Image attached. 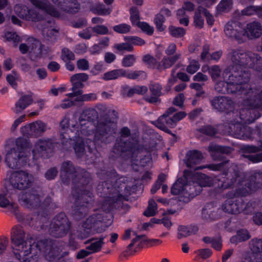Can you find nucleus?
Here are the masks:
<instances>
[{
	"mask_svg": "<svg viewBox=\"0 0 262 262\" xmlns=\"http://www.w3.org/2000/svg\"><path fill=\"white\" fill-rule=\"evenodd\" d=\"M165 21V18L164 16L159 14L156 15L154 22L158 30L162 31L165 29V27L164 25Z\"/></svg>",
	"mask_w": 262,
	"mask_h": 262,
	"instance_id": "obj_57",
	"label": "nucleus"
},
{
	"mask_svg": "<svg viewBox=\"0 0 262 262\" xmlns=\"http://www.w3.org/2000/svg\"><path fill=\"white\" fill-rule=\"evenodd\" d=\"M54 147V143L51 139L42 138L38 140L32 150L33 158L37 159L40 156L51 152Z\"/></svg>",
	"mask_w": 262,
	"mask_h": 262,
	"instance_id": "obj_18",
	"label": "nucleus"
},
{
	"mask_svg": "<svg viewBox=\"0 0 262 262\" xmlns=\"http://www.w3.org/2000/svg\"><path fill=\"white\" fill-rule=\"evenodd\" d=\"M208 71L213 81L217 80L221 76V70L219 66H212L208 68Z\"/></svg>",
	"mask_w": 262,
	"mask_h": 262,
	"instance_id": "obj_54",
	"label": "nucleus"
},
{
	"mask_svg": "<svg viewBox=\"0 0 262 262\" xmlns=\"http://www.w3.org/2000/svg\"><path fill=\"white\" fill-rule=\"evenodd\" d=\"M136 58L134 55H127L125 56L122 60V65L124 67L133 66L136 62Z\"/></svg>",
	"mask_w": 262,
	"mask_h": 262,
	"instance_id": "obj_58",
	"label": "nucleus"
},
{
	"mask_svg": "<svg viewBox=\"0 0 262 262\" xmlns=\"http://www.w3.org/2000/svg\"><path fill=\"white\" fill-rule=\"evenodd\" d=\"M68 97V98L64 99L60 105V107L63 109H67L75 105L76 102L78 101L76 100V99L74 100H72L73 97Z\"/></svg>",
	"mask_w": 262,
	"mask_h": 262,
	"instance_id": "obj_64",
	"label": "nucleus"
},
{
	"mask_svg": "<svg viewBox=\"0 0 262 262\" xmlns=\"http://www.w3.org/2000/svg\"><path fill=\"white\" fill-rule=\"evenodd\" d=\"M96 222L95 216H90L82 223V226L79 231L78 236L81 239L86 238L89 237L92 231V227Z\"/></svg>",
	"mask_w": 262,
	"mask_h": 262,
	"instance_id": "obj_32",
	"label": "nucleus"
},
{
	"mask_svg": "<svg viewBox=\"0 0 262 262\" xmlns=\"http://www.w3.org/2000/svg\"><path fill=\"white\" fill-rule=\"evenodd\" d=\"M126 75V71L123 69H115L105 73L103 76L104 80H113Z\"/></svg>",
	"mask_w": 262,
	"mask_h": 262,
	"instance_id": "obj_43",
	"label": "nucleus"
},
{
	"mask_svg": "<svg viewBox=\"0 0 262 262\" xmlns=\"http://www.w3.org/2000/svg\"><path fill=\"white\" fill-rule=\"evenodd\" d=\"M33 99L31 95H26L22 96L16 102L14 112L18 114L21 113L29 105L31 104Z\"/></svg>",
	"mask_w": 262,
	"mask_h": 262,
	"instance_id": "obj_37",
	"label": "nucleus"
},
{
	"mask_svg": "<svg viewBox=\"0 0 262 262\" xmlns=\"http://www.w3.org/2000/svg\"><path fill=\"white\" fill-rule=\"evenodd\" d=\"M243 124L239 123L238 121L235 123H231L229 126L228 132L233 135L235 137H240L242 135L239 132V129H242Z\"/></svg>",
	"mask_w": 262,
	"mask_h": 262,
	"instance_id": "obj_52",
	"label": "nucleus"
},
{
	"mask_svg": "<svg viewBox=\"0 0 262 262\" xmlns=\"http://www.w3.org/2000/svg\"><path fill=\"white\" fill-rule=\"evenodd\" d=\"M204 159L202 153L198 150H191L188 151L186 155L185 163L186 166L192 169L194 171L208 168L212 170H220L224 167V164L228 163V161L221 162L219 164H211L203 166H196Z\"/></svg>",
	"mask_w": 262,
	"mask_h": 262,
	"instance_id": "obj_8",
	"label": "nucleus"
},
{
	"mask_svg": "<svg viewBox=\"0 0 262 262\" xmlns=\"http://www.w3.org/2000/svg\"><path fill=\"white\" fill-rule=\"evenodd\" d=\"M202 217L206 221L215 220L217 217L216 208L213 204H207L202 209Z\"/></svg>",
	"mask_w": 262,
	"mask_h": 262,
	"instance_id": "obj_39",
	"label": "nucleus"
},
{
	"mask_svg": "<svg viewBox=\"0 0 262 262\" xmlns=\"http://www.w3.org/2000/svg\"><path fill=\"white\" fill-rule=\"evenodd\" d=\"M31 4L36 8L45 11L49 15L58 17L60 13L47 0H30Z\"/></svg>",
	"mask_w": 262,
	"mask_h": 262,
	"instance_id": "obj_29",
	"label": "nucleus"
},
{
	"mask_svg": "<svg viewBox=\"0 0 262 262\" xmlns=\"http://www.w3.org/2000/svg\"><path fill=\"white\" fill-rule=\"evenodd\" d=\"M204 8L199 7L195 10L193 17V23L195 27L197 28H202L204 26V19L201 14L204 15Z\"/></svg>",
	"mask_w": 262,
	"mask_h": 262,
	"instance_id": "obj_46",
	"label": "nucleus"
},
{
	"mask_svg": "<svg viewBox=\"0 0 262 262\" xmlns=\"http://www.w3.org/2000/svg\"><path fill=\"white\" fill-rule=\"evenodd\" d=\"M191 176V172L186 170L184 171V175L182 178L179 179L173 185L171 188V193L173 195H180V200L181 197L184 198V188L186 181H187Z\"/></svg>",
	"mask_w": 262,
	"mask_h": 262,
	"instance_id": "obj_28",
	"label": "nucleus"
},
{
	"mask_svg": "<svg viewBox=\"0 0 262 262\" xmlns=\"http://www.w3.org/2000/svg\"><path fill=\"white\" fill-rule=\"evenodd\" d=\"M129 150V147L128 143L120 140L115 143L113 152L116 155H121L122 153L126 152Z\"/></svg>",
	"mask_w": 262,
	"mask_h": 262,
	"instance_id": "obj_48",
	"label": "nucleus"
},
{
	"mask_svg": "<svg viewBox=\"0 0 262 262\" xmlns=\"http://www.w3.org/2000/svg\"><path fill=\"white\" fill-rule=\"evenodd\" d=\"M182 57V54L177 53L171 56H164L161 61L158 63L157 69L159 72H162L167 69L171 68L177 61Z\"/></svg>",
	"mask_w": 262,
	"mask_h": 262,
	"instance_id": "obj_34",
	"label": "nucleus"
},
{
	"mask_svg": "<svg viewBox=\"0 0 262 262\" xmlns=\"http://www.w3.org/2000/svg\"><path fill=\"white\" fill-rule=\"evenodd\" d=\"M250 52L246 51L241 48L230 49L228 54V58L232 64L229 67H236V69L241 70H243V68H247L250 61Z\"/></svg>",
	"mask_w": 262,
	"mask_h": 262,
	"instance_id": "obj_13",
	"label": "nucleus"
},
{
	"mask_svg": "<svg viewBox=\"0 0 262 262\" xmlns=\"http://www.w3.org/2000/svg\"><path fill=\"white\" fill-rule=\"evenodd\" d=\"M46 130L47 124L40 120L27 124L21 128L24 135L35 137L41 136Z\"/></svg>",
	"mask_w": 262,
	"mask_h": 262,
	"instance_id": "obj_22",
	"label": "nucleus"
},
{
	"mask_svg": "<svg viewBox=\"0 0 262 262\" xmlns=\"http://www.w3.org/2000/svg\"><path fill=\"white\" fill-rule=\"evenodd\" d=\"M210 102L214 109L221 112L228 113L232 112L234 108V103L229 97H215L210 101Z\"/></svg>",
	"mask_w": 262,
	"mask_h": 262,
	"instance_id": "obj_20",
	"label": "nucleus"
},
{
	"mask_svg": "<svg viewBox=\"0 0 262 262\" xmlns=\"http://www.w3.org/2000/svg\"><path fill=\"white\" fill-rule=\"evenodd\" d=\"M105 237L101 236L99 237L97 241H95L94 238H91L87 241L85 244H88L91 242L90 245L86 247V249L91 251L92 253H95L101 251V248L104 245L103 242Z\"/></svg>",
	"mask_w": 262,
	"mask_h": 262,
	"instance_id": "obj_40",
	"label": "nucleus"
},
{
	"mask_svg": "<svg viewBox=\"0 0 262 262\" xmlns=\"http://www.w3.org/2000/svg\"><path fill=\"white\" fill-rule=\"evenodd\" d=\"M225 35L228 38L235 39L238 43H242L246 38V30L241 23L237 21H228L224 28Z\"/></svg>",
	"mask_w": 262,
	"mask_h": 262,
	"instance_id": "obj_14",
	"label": "nucleus"
},
{
	"mask_svg": "<svg viewBox=\"0 0 262 262\" xmlns=\"http://www.w3.org/2000/svg\"><path fill=\"white\" fill-rule=\"evenodd\" d=\"M239 168L244 174V179L241 183L235 185L234 187L238 188L235 190L231 191L228 193L229 196L247 195L251 191L262 187V173L255 172L247 179L245 173L240 167Z\"/></svg>",
	"mask_w": 262,
	"mask_h": 262,
	"instance_id": "obj_6",
	"label": "nucleus"
},
{
	"mask_svg": "<svg viewBox=\"0 0 262 262\" xmlns=\"http://www.w3.org/2000/svg\"><path fill=\"white\" fill-rule=\"evenodd\" d=\"M54 23L52 20H48L43 25L42 34L48 40L54 41L58 34V30L53 27Z\"/></svg>",
	"mask_w": 262,
	"mask_h": 262,
	"instance_id": "obj_36",
	"label": "nucleus"
},
{
	"mask_svg": "<svg viewBox=\"0 0 262 262\" xmlns=\"http://www.w3.org/2000/svg\"><path fill=\"white\" fill-rule=\"evenodd\" d=\"M191 176L192 173H191L189 179L185 182L183 191L184 198L182 199V197H181V201L185 203L188 202L190 199H192L195 196L199 194L202 191L201 187L197 181L190 180L191 179Z\"/></svg>",
	"mask_w": 262,
	"mask_h": 262,
	"instance_id": "obj_23",
	"label": "nucleus"
},
{
	"mask_svg": "<svg viewBox=\"0 0 262 262\" xmlns=\"http://www.w3.org/2000/svg\"><path fill=\"white\" fill-rule=\"evenodd\" d=\"M198 230V227L194 225H180L178 228L177 237L179 239L186 237L190 235L196 234Z\"/></svg>",
	"mask_w": 262,
	"mask_h": 262,
	"instance_id": "obj_38",
	"label": "nucleus"
},
{
	"mask_svg": "<svg viewBox=\"0 0 262 262\" xmlns=\"http://www.w3.org/2000/svg\"><path fill=\"white\" fill-rule=\"evenodd\" d=\"M247 36L250 39L259 37L262 34V26L257 21H253L247 25L245 29Z\"/></svg>",
	"mask_w": 262,
	"mask_h": 262,
	"instance_id": "obj_35",
	"label": "nucleus"
},
{
	"mask_svg": "<svg viewBox=\"0 0 262 262\" xmlns=\"http://www.w3.org/2000/svg\"><path fill=\"white\" fill-rule=\"evenodd\" d=\"M229 87L228 82L224 80V81H220L217 82L215 85L214 88L219 93L235 95L233 90H230V89H229Z\"/></svg>",
	"mask_w": 262,
	"mask_h": 262,
	"instance_id": "obj_47",
	"label": "nucleus"
},
{
	"mask_svg": "<svg viewBox=\"0 0 262 262\" xmlns=\"http://www.w3.org/2000/svg\"><path fill=\"white\" fill-rule=\"evenodd\" d=\"M118 118V113L115 110H110L105 116L101 117L95 133L94 142H103L107 135L115 134L117 128L116 120Z\"/></svg>",
	"mask_w": 262,
	"mask_h": 262,
	"instance_id": "obj_5",
	"label": "nucleus"
},
{
	"mask_svg": "<svg viewBox=\"0 0 262 262\" xmlns=\"http://www.w3.org/2000/svg\"><path fill=\"white\" fill-rule=\"evenodd\" d=\"M249 248L251 252L250 262H262V238H253L249 242Z\"/></svg>",
	"mask_w": 262,
	"mask_h": 262,
	"instance_id": "obj_25",
	"label": "nucleus"
},
{
	"mask_svg": "<svg viewBox=\"0 0 262 262\" xmlns=\"http://www.w3.org/2000/svg\"><path fill=\"white\" fill-rule=\"evenodd\" d=\"M200 67V65L197 61L192 60L187 67L186 71L189 74H193L199 69Z\"/></svg>",
	"mask_w": 262,
	"mask_h": 262,
	"instance_id": "obj_62",
	"label": "nucleus"
},
{
	"mask_svg": "<svg viewBox=\"0 0 262 262\" xmlns=\"http://www.w3.org/2000/svg\"><path fill=\"white\" fill-rule=\"evenodd\" d=\"M81 168L76 169L73 163L69 161L64 162L61 165V177L64 183H68L77 174V171Z\"/></svg>",
	"mask_w": 262,
	"mask_h": 262,
	"instance_id": "obj_27",
	"label": "nucleus"
},
{
	"mask_svg": "<svg viewBox=\"0 0 262 262\" xmlns=\"http://www.w3.org/2000/svg\"><path fill=\"white\" fill-rule=\"evenodd\" d=\"M64 3L66 4V6L62 5L60 7L64 11L74 14L78 12L80 9L79 5L76 0H65Z\"/></svg>",
	"mask_w": 262,
	"mask_h": 262,
	"instance_id": "obj_45",
	"label": "nucleus"
},
{
	"mask_svg": "<svg viewBox=\"0 0 262 262\" xmlns=\"http://www.w3.org/2000/svg\"><path fill=\"white\" fill-rule=\"evenodd\" d=\"M157 205L153 199H150L148 202V206L146 210L144 212V215L149 217L154 216L157 212Z\"/></svg>",
	"mask_w": 262,
	"mask_h": 262,
	"instance_id": "obj_51",
	"label": "nucleus"
},
{
	"mask_svg": "<svg viewBox=\"0 0 262 262\" xmlns=\"http://www.w3.org/2000/svg\"><path fill=\"white\" fill-rule=\"evenodd\" d=\"M90 173L84 169H78L77 175L72 181V194L73 197L81 196L82 194L84 195L88 191H90L87 189L91 180Z\"/></svg>",
	"mask_w": 262,
	"mask_h": 262,
	"instance_id": "obj_10",
	"label": "nucleus"
},
{
	"mask_svg": "<svg viewBox=\"0 0 262 262\" xmlns=\"http://www.w3.org/2000/svg\"><path fill=\"white\" fill-rule=\"evenodd\" d=\"M89 76L86 73H78L73 75L70 78L72 84V93L66 95L69 97L78 96L83 93L82 88L84 87L83 82L89 79Z\"/></svg>",
	"mask_w": 262,
	"mask_h": 262,
	"instance_id": "obj_19",
	"label": "nucleus"
},
{
	"mask_svg": "<svg viewBox=\"0 0 262 262\" xmlns=\"http://www.w3.org/2000/svg\"><path fill=\"white\" fill-rule=\"evenodd\" d=\"M230 192L227 193L229 198L223 204L222 209L229 213L238 214L243 210V200L240 198L243 195L229 196L228 193Z\"/></svg>",
	"mask_w": 262,
	"mask_h": 262,
	"instance_id": "obj_16",
	"label": "nucleus"
},
{
	"mask_svg": "<svg viewBox=\"0 0 262 262\" xmlns=\"http://www.w3.org/2000/svg\"><path fill=\"white\" fill-rule=\"evenodd\" d=\"M131 27L129 25L126 24H121L118 25H116L113 27L114 31L118 33H127L130 30Z\"/></svg>",
	"mask_w": 262,
	"mask_h": 262,
	"instance_id": "obj_60",
	"label": "nucleus"
},
{
	"mask_svg": "<svg viewBox=\"0 0 262 262\" xmlns=\"http://www.w3.org/2000/svg\"><path fill=\"white\" fill-rule=\"evenodd\" d=\"M76 117L75 115H73L71 119L68 117H65L60 123V127L61 128L60 131V136L62 139L66 140V142H69V144H71L72 140L69 136L67 137L64 135V134L65 133L64 130H66L68 131V127H72L76 129V131L77 132V126L78 125V123L76 122V123H74V122L76 121Z\"/></svg>",
	"mask_w": 262,
	"mask_h": 262,
	"instance_id": "obj_30",
	"label": "nucleus"
},
{
	"mask_svg": "<svg viewBox=\"0 0 262 262\" xmlns=\"http://www.w3.org/2000/svg\"><path fill=\"white\" fill-rule=\"evenodd\" d=\"M147 91L148 88L146 86L135 85L131 89L126 86L123 88L122 94L127 97H132L135 94L144 95Z\"/></svg>",
	"mask_w": 262,
	"mask_h": 262,
	"instance_id": "obj_42",
	"label": "nucleus"
},
{
	"mask_svg": "<svg viewBox=\"0 0 262 262\" xmlns=\"http://www.w3.org/2000/svg\"><path fill=\"white\" fill-rule=\"evenodd\" d=\"M221 178H212L207 176L201 174L197 182L203 187L214 186L218 189L219 192H222L224 190L233 188L236 184L241 183L244 179V174L241 171L239 167L234 164H232L226 171L223 173Z\"/></svg>",
	"mask_w": 262,
	"mask_h": 262,
	"instance_id": "obj_3",
	"label": "nucleus"
},
{
	"mask_svg": "<svg viewBox=\"0 0 262 262\" xmlns=\"http://www.w3.org/2000/svg\"><path fill=\"white\" fill-rule=\"evenodd\" d=\"M4 38L7 41H13L14 47H16L18 43L20 41V37L15 32H6L4 35Z\"/></svg>",
	"mask_w": 262,
	"mask_h": 262,
	"instance_id": "obj_53",
	"label": "nucleus"
},
{
	"mask_svg": "<svg viewBox=\"0 0 262 262\" xmlns=\"http://www.w3.org/2000/svg\"><path fill=\"white\" fill-rule=\"evenodd\" d=\"M130 20L133 25H137L140 23L139 21V15L138 10L136 7H133L130 9Z\"/></svg>",
	"mask_w": 262,
	"mask_h": 262,
	"instance_id": "obj_59",
	"label": "nucleus"
},
{
	"mask_svg": "<svg viewBox=\"0 0 262 262\" xmlns=\"http://www.w3.org/2000/svg\"><path fill=\"white\" fill-rule=\"evenodd\" d=\"M21 201L25 207L32 209L40 206L41 198L36 190H31L22 195Z\"/></svg>",
	"mask_w": 262,
	"mask_h": 262,
	"instance_id": "obj_24",
	"label": "nucleus"
},
{
	"mask_svg": "<svg viewBox=\"0 0 262 262\" xmlns=\"http://www.w3.org/2000/svg\"><path fill=\"white\" fill-rule=\"evenodd\" d=\"M93 197V193L91 191H88L84 195L82 194L81 196L74 197L75 199L74 215L77 220H80L87 214Z\"/></svg>",
	"mask_w": 262,
	"mask_h": 262,
	"instance_id": "obj_15",
	"label": "nucleus"
},
{
	"mask_svg": "<svg viewBox=\"0 0 262 262\" xmlns=\"http://www.w3.org/2000/svg\"><path fill=\"white\" fill-rule=\"evenodd\" d=\"M61 58L62 60L67 62L71 60H74L75 58V55L72 51L68 48H65L62 50Z\"/></svg>",
	"mask_w": 262,
	"mask_h": 262,
	"instance_id": "obj_61",
	"label": "nucleus"
},
{
	"mask_svg": "<svg viewBox=\"0 0 262 262\" xmlns=\"http://www.w3.org/2000/svg\"><path fill=\"white\" fill-rule=\"evenodd\" d=\"M176 111V110L174 107H169L157 121L153 122V124L159 128L167 133H169L170 131L168 129V127L173 128L175 127L172 117L170 116Z\"/></svg>",
	"mask_w": 262,
	"mask_h": 262,
	"instance_id": "obj_21",
	"label": "nucleus"
},
{
	"mask_svg": "<svg viewBox=\"0 0 262 262\" xmlns=\"http://www.w3.org/2000/svg\"><path fill=\"white\" fill-rule=\"evenodd\" d=\"M251 237L249 231L247 230L241 229L237 231L236 234L230 238V241L233 244L245 242Z\"/></svg>",
	"mask_w": 262,
	"mask_h": 262,
	"instance_id": "obj_44",
	"label": "nucleus"
},
{
	"mask_svg": "<svg viewBox=\"0 0 262 262\" xmlns=\"http://www.w3.org/2000/svg\"><path fill=\"white\" fill-rule=\"evenodd\" d=\"M8 206L12 207V211L17 216L18 213V206L12 202L8 190L7 188H5L0 192V207L6 208Z\"/></svg>",
	"mask_w": 262,
	"mask_h": 262,
	"instance_id": "obj_33",
	"label": "nucleus"
},
{
	"mask_svg": "<svg viewBox=\"0 0 262 262\" xmlns=\"http://www.w3.org/2000/svg\"><path fill=\"white\" fill-rule=\"evenodd\" d=\"M76 100L78 101H89L97 99V95L94 93H90L88 94H81L77 96Z\"/></svg>",
	"mask_w": 262,
	"mask_h": 262,
	"instance_id": "obj_63",
	"label": "nucleus"
},
{
	"mask_svg": "<svg viewBox=\"0 0 262 262\" xmlns=\"http://www.w3.org/2000/svg\"><path fill=\"white\" fill-rule=\"evenodd\" d=\"M14 11L19 17L27 20L38 21L44 18V13H40L35 9H29L25 6L16 5L14 7Z\"/></svg>",
	"mask_w": 262,
	"mask_h": 262,
	"instance_id": "obj_17",
	"label": "nucleus"
},
{
	"mask_svg": "<svg viewBox=\"0 0 262 262\" xmlns=\"http://www.w3.org/2000/svg\"><path fill=\"white\" fill-rule=\"evenodd\" d=\"M168 31L170 34L176 38H181L183 37L185 33V30L181 27H176L173 26H170L168 27Z\"/></svg>",
	"mask_w": 262,
	"mask_h": 262,
	"instance_id": "obj_50",
	"label": "nucleus"
},
{
	"mask_svg": "<svg viewBox=\"0 0 262 262\" xmlns=\"http://www.w3.org/2000/svg\"><path fill=\"white\" fill-rule=\"evenodd\" d=\"M245 96H243V101L242 104L245 107L242 108L239 111V117L245 123H251L253 122L258 117L256 116L255 113L257 111L255 108L262 106V104L257 106H252L250 105H246L244 104V98Z\"/></svg>",
	"mask_w": 262,
	"mask_h": 262,
	"instance_id": "obj_26",
	"label": "nucleus"
},
{
	"mask_svg": "<svg viewBox=\"0 0 262 262\" xmlns=\"http://www.w3.org/2000/svg\"><path fill=\"white\" fill-rule=\"evenodd\" d=\"M71 228V223L63 213L57 214L53 220L49 230L51 235L57 237L66 236Z\"/></svg>",
	"mask_w": 262,
	"mask_h": 262,
	"instance_id": "obj_11",
	"label": "nucleus"
},
{
	"mask_svg": "<svg viewBox=\"0 0 262 262\" xmlns=\"http://www.w3.org/2000/svg\"><path fill=\"white\" fill-rule=\"evenodd\" d=\"M74 149L78 157H80L83 155L85 151L83 141L81 139H79L75 143Z\"/></svg>",
	"mask_w": 262,
	"mask_h": 262,
	"instance_id": "obj_56",
	"label": "nucleus"
},
{
	"mask_svg": "<svg viewBox=\"0 0 262 262\" xmlns=\"http://www.w3.org/2000/svg\"><path fill=\"white\" fill-rule=\"evenodd\" d=\"M232 0H222L217 6V10L220 12L229 11L232 6Z\"/></svg>",
	"mask_w": 262,
	"mask_h": 262,
	"instance_id": "obj_55",
	"label": "nucleus"
},
{
	"mask_svg": "<svg viewBox=\"0 0 262 262\" xmlns=\"http://www.w3.org/2000/svg\"><path fill=\"white\" fill-rule=\"evenodd\" d=\"M31 144L23 138H18L15 141V147L9 150L5 156V162L8 167L18 169L29 165Z\"/></svg>",
	"mask_w": 262,
	"mask_h": 262,
	"instance_id": "obj_4",
	"label": "nucleus"
},
{
	"mask_svg": "<svg viewBox=\"0 0 262 262\" xmlns=\"http://www.w3.org/2000/svg\"><path fill=\"white\" fill-rule=\"evenodd\" d=\"M208 151L210 152H216L217 153L226 154L230 153L231 148L228 147H224L214 144H210L208 146Z\"/></svg>",
	"mask_w": 262,
	"mask_h": 262,
	"instance_id": "obj_49",
	"label": "nucleus"
},
{
	"mask_svg": "<svg viewBox=\"0 0 262 262\" xmlns=\"http://www.w3.org/2000/svg\"><path fill=\"white\" fill-rule=\"evenodd\" d=\"M149 89L152 96H146L144 98L145 100L150 103L160 102L161 100L159 97L162 94V86L160 83L152 82L149 85Z\"/></svg>",
	"mask_w": 262,
	"mask_h": 262,
	"instance_id": "obj_31",
	"label": "nucleus"
},
{
	"mask_svg": "<svg viewBox=\"0 0 262 262\" xmlns=\"http://www.w3.org/2000/svg\"><path fill=\"white\" fill-rule=\"evenodd\" d=\"M9 182L14 189L26 190L33 186L35 178L28 170H18L11 172L9 178Z\"/></svg>",
	"mask_w": 262,
	"mask_h": 262,
	"instance_id": "obj_7",
	"label": "nucleus"
},
{
	"mask_svg": "<svg viewBox=\"0 0 262 262\" xmlns=\"http://www.w3.org/2000/svg\"><path fill=\"white\" fill-rule=\"evenodd\" d=\"M250 61H249L247 68H252L259 71L262 69V57L259 55L250 52Z\"/></svg>",
	"mask_w": 262,
	"mask_h": 262,
	"instance_id": "obj_41",
	"label": "nucleus"
},
{
	"mask_svg": "<svg viewBox=\"0 0 262 262\" xmlns=\"http://www.w3.org/2000/svg\"><path fill=\"white\" fill-rule=\"evenodd\" d=\"M222 76L229 85V89L233 90L235 95L245 96V105L255 107L262 104V88L251 87L247 83L250 79L248 72L236 67H228L223 71Z\"/></svg>",
	"mask_w": 262,
	"mask_h": 262,
	"instance_id": "obj_2",
	"label": "nucleus"
},
{
	"mask_svg": "<svg viewBox=\"0 0 262 262\" xmlns=\"http://www.w3.org/2000/svg\"><path fill=\"white\" fill-rule=\"evenodd\" d=\"M12 252L21 262H34L41 252L49 261H57L64 256L62 247L56 242L46 239L35 242L23 227L15 226L11 231Z\"/></svg>",
	"mask_w": 262,
	"mask_h": 262,
	"instance_id": "obj_1",
	"label": "nucleus"
},
{
	"mask_svg": "<svg viewBox=\"0 0 262 262\" xmlns=\"http://www.w3.org/2000/svg\"><path fill=\"white\" fill-rule=\"evenodd\" d=\"M44 47V45L41 44L38 40L34 38H29L26 40V43L19 45V50L23 54L28 52L30 59L32 61H36L41 57Z\"/></svg>",
	"mask_w": 262,
	"mask_h": 262,
	"instance_id": "obj_12",
	"label": "nucleus"
},
{
	"mask_svg": "<svg viewBox=\"0 0 262 262\" xmlns=\"http://www.w3.org/2000/svg\"><path fill=\"white\" fill-rule=\"evenodd\" d=\"M98 118L96 110L94 108H89L84 110L79 118L77 133L85 136H89L93 134V124L92 122Z\"/></svg>",
	"mask_w": 262,
	"mask_h": 262,
	"instance_id": "obj_9",
	"label": "nucleus"
}]
</instances>
